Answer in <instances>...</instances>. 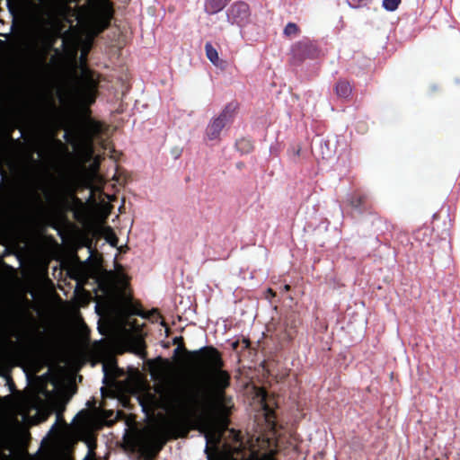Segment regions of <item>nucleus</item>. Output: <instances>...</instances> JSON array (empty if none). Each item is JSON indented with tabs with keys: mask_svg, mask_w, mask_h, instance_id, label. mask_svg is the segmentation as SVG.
Instances as JSON below:
<instances>
[{
	"mask_svg": "<svg viewBox=\"0 0 460 460\" xmlns=\"http://www.w3.org/2000/svg\"><path fill=\"white\" fill-rule=\"evenodd\" d=\"M173 344H177L174 353L178 354L180 351L187 354L191 358V365L199 372L207 375L211 382L208 386L203 383H195L188 385L179 386L170 391H179L182 394H191L196 393L198 389L203 388L208 391L216 403H226L227 397L226 390L231 385L230 374L224 370L225 362L220 351L213 346H204L197 350L190 351L186 349L183 337L178 336L173 338Z\"/></svg>",
	"mask_w": 460,
	"mask_h": 460,
	"instance_id": "2",
	"label": "nucleus"
},
{
	"mask_svg": "<svg viewBox=\"0 0 460 460\" xmlns=\"http://www.w3.org/2000/svg\"><path fill=\"white\" fill-rule=\"evenodd\" d=\"M299 154H300V148H299V149H297V151H296V155H299Z\"/></svg>",
	"mask_w": 460,
	"mask_h": 460,
	"instance_id": "37",
	"label": "nucleus"
},
{
	"mask_svg": "<svg viewBox=\"0 0 460 460\" xmlns=\"http://www.w3.org/2000/svg\"><path fill=\"white\" fill-rule=\"evenodd\" d=\"M231 0H206L205 11L208 14H215L223 10Z\"/></svg>",
	"mask_w": 460,
	"mask_h": 460,
	"instance_id": "14",
	"label": "nucleus"
},
{
	"mask_svg": "<svg viewBox=\"0 0 460 460\" xmlns=\"http://www.w3.org/2000/svg\"><path fill=\"white\" fill-rule=\"evenodd\" d=\"M55 142H56L58 145H59V146H61V145H62V142H61L60 140H58V139H56V140H55Z\"/></svg>",
	"mask_w": 460,
	"mask_h": 460,
	"instance_id": "35",
	"label": "nucleus"
},
{
	"mask_svg": "<svg viewBox=\"0 0 460 460\" xmlns=\"http://www.w3.org/2000/svg\"><path fill=\"white\" fill-rule=\"evenodd\" d=\"M35 198L37 199L38 202L41 203V199L40 197L39 196V194L35 193Z\"/></svg>",
	"mask_w": 460,
	"mask_h": 460,
	"instance_id": "33",
	"label": "nucleus"
},
{
	"mask_svg": "<svg viewBox=\"0 0 460 460\" xmlns=\"http://www.w3.org/2000/svg\"><path fill=\"white\" fill-rule=\"evenodd\" d=\"M85 116L82 118L74 128V134L78 138L92 144L103 131L102 122L91 118L90 108H84Z\"/></svg>",
	"mask_w": 460,
	"mask_h": 460,
	"instance_id": "5",
	"label": "nucleus"
},
{
	"mask_svg": "<svg viewBox=\"0 0 460 460\" xmlns=\"http://www.w3.org/2000/svg\"><path fill=\"white\" fill-rule=\"evenodd\" d=\"M99 75L85 67L82 69L79 87L76 93L84 108L93 105L99 93Z\"/></svg>",
	"mask_w": 460,
	"mask_h": 460,
	"instance_id": "4",
	"label": "nucleus"
},
{
	"mask_svg": "<svg viewBox=\"0 0 460 460\" xmlns=\"http://www.w3.org/2000/svg\"><path fill=\"white\" fill-rule=\"evenodd\" d=\"M68 137H69V133H68V132H66V133H65V135H64V137H65V139H66V141H69Z\"/></svg>",
	"mask_w": 460,
	"mask_h": 460,
	"instance_id": "34",
	"label": "nucleus"
},
{
	"mask_svg": "<svg viewBox=\"0 0 460 460\" xmlns=\"http://www.w3.org/2000/svg\"><path fill=\"white\" fill-rule=\"evenodd\" d=\"M88 3L90 27L98 35L111 25L114 14L113 4L111 0H88Z\"/></svg>",
	"mask_w": 460,
	"mask_h": 460,
	"instance_id": "3",
	"label": "nucleus"
},
{
	"mask_svg": "<svg viewBox=\"0 0 460 460\" xmlns=\"http://www.w3.org/2000/svg\"><path fill=\"white\" fill-rule=\"evenodd\" d=\"M3 155H2V151L0 150V159L2 158Z\"/></svg>",
	"mask_w": 460,
	"mask_h": 460,
	"instance_id": "39",
	"label": "nucleus"
},
{
	"mask_svg": "<svg viewBox=\"0 0 460 460\" xmlns=\"http://www.w3.org/2000/svg\"><path fill=\"white\" fill-rule=\"evenodd\" d=\"M300 32L299 27L294 22H288L284 28L283 33L287 37L298 35Z\"/></svg>",
	"mask_w": 460,
	"mask_h": 460,
	"instance_id": "18",
	"label": "nucleus"
},
{
	"mask_svg": "<svg viewBox=\"0 0 460 460\" xmlns=\"http://www.w3.org/2000/svg\"><path fill=\"white\" fill-rule=\"evenodd\" d=\"M429 235L428 229L418 230L415 234V240L420 242L421 243L425 242V238Z\"/></svg>",
	"mask_w": 460,
	"mask_h": 460,
	"instance_id": "21",
	"label": "nucleus"
},
{
	"mask_svg": "<svg viewBox=\"0 0 460 460\" xmlns=\"http://www.w3.org/2000/svg\"><path fill=\"white\" fill-rule=\"evenodd\" d=\"M135 343V346H136V352L137 354H140L142 353L144 350H145V341L142 340V339H137L134 341Z\"/></svg>",
	"mask_w": 460,
	"mask_h": 460,
	"instance_id": "22",
	"label": "nucleus"
},
{
	"mask_svg": "<svg viewBox=\"0 0 460 460\" xmlns=\"http://www.w3.org/2000/svg\"><path fill=\"white\" fill-rule=\"evenodd\" d=\"M242 343L243 344V349H249L250 346H251V341H250V339L249 338H245L243 337L242 339Z\"/></svg>",
	"mask_w": 460,
	"mask_h": 460,
	"instance_id": "24",
	"label": "nucleus"
},
{
	"mask_svg": "<svg viewBox=\"0 0 460 460\" xmlns=\"http://www.w3.org/2000/svg\"><path fill=\"white\" fill-rule=\"evenodd\" d=\"M283 290L288 292L290 290V286L288 284H286L284 287H283Z\"/></svg>",
	"mask_w": 460,
	"mask_h": 460,
	"instance_id": "31",
	"label": "nucleus"
},
{
	"mask_svg": "<svg viewBox=\"0 0 460 460\" xmlns=\"http://www.w3.org/2000/svg\"><path fill=\"white\" fill-rule=\"evenodd\" d=\"M86 55H87V52H83V53L81 54L80 59H81V61H82V62H85V60H86Z\"/></svg>",
	"mask_w": 460,
	"mask_h": 460,
	"instance_id": "30",
	"label": "nucleus"
},
{
	"mask_svg": "<svg viewBox=\"0 0 460 460\" xmlns=\"http://www.w3.org/2000/svg\"><path fill=\"white\" fill-rule=\"evenodd\" d=\"M349 206L358 211L360 215L362 214H369L375 217V223H384L385 226V230L389 229V223L387 220L377 214L375 209V207L369 198V196L366 193L356 191L350 195L349 198Z\"/></svg>",
	"mask_w": 460,
	"mask_h": 460,
	"instance_id": "7",
	"label": "nucleus"
},
{
	"mask_svg": "<svg viewBox=\"0 0 460 460\" xmlns=\"http://www.w3.org/2000/svg\"><path fill=\"white\" fill-rule=\"evenodd\" d=\"M68 185L64 181H54L51 188H44L46 203L53 208H64L68 204Z\"/></svg>",
	"mask_w": 460,
	"mask_h": 460,
	"instance_id": "10",
	"label": "nucleus"
},
{
	"mask_svg": "<svg viewBox=\"0 0 460 460\" xmlns=\"http://www.w3.org/2000/svg\"><path fill=\"white\" fill-rule=\"evenodd\" d=\"M269 292L274 295V293H273L271 288H269Z\"/></svg>",
	"mask_w": 460,
	"mask_h": 460,
	"instance_id": "38",
	"label": "nucleus"
},
{
	"mask_svg": "<svg viewBox=\"0 0 460 460\" xmlns=\"http://www.w3.org/2000/svg\"><path fill=\"white\" fill-rule=\"evenodd\" d=\"M68 190H69L68 198H69L70 196H72V197H74V198H75V199H77V197H75V196L72 193V191H71V190H70V188H69V187H68Z\"/></svg>",
	"mask_w": 460,
	"mask_h": 460,
	"instance_id": "32",
	"label": "nucleus"
},
{
	"mask_svg": "<svg viewBox=\"0 0 460 460\" xmlns=\"http://www.w3.org/2000/svg\"><path fill=\"white\" fill-rule=\"evenodd\" d=\"M402 0H383V7L390 12L395 11Z\"/></svg>",
	"mask_w": 460,
	"mask_h": 460,
	"instance_id": "19",
	"label": "nucleus"
},
{
	"mask_svg": "<svg viewBox=\"0 0 460 460\" xmlns=\"http://www.w3.org/2000/svg\"><path fill=\"white\" fill-rule=\"evenodd\" d=\"M347 2L352 8H359L367 6L369 0H347Z\"/></svg>",
	"mask_w": 460,
	"mask_h": 460,
	"instance_id": "20",
	"label": "nucleus"
},
{
	"mask_svg": "<svg viewBox=\"0 0 460 460\" xmlns=\"http://www.w3.org/2000/svg\"><path fill=\"white\" fill-rule=\"evenodd\" d=\"M320 50L316 43L308 38H304L296 42L291 47V63L300 65L305 59H314L318 58Z\"/></svg>",
	"mask_w": 460,
	"mask_h": 460,
	"instance_id": "9",
	"label": "nucleus"
},
{
	"mask_svg": "<svg viewBox=\"0 0 460 460\" xmlns=\"http://www.w3.org/2000/svg\"><path fill=\"white\" fill-rule=\"evenodd\" d=\"M227 21L231 24L244 27L250 22L251 11L248 4L243 1L234 2L226 12Z\"/></svg>",
	"mask_w": 460,
	"mask_h": 460,
	"instance_id": "11",
	"label": "nucleus"
},
{
	"mask_svg": "<svg viewBox=\"0 0 460 460\" xmlns=\"http://www.w3.org/2000/svg\"><path fill=\"white\" fill-rule=\"evenodd\" d=\"M126 307H127V311L129 314L146 317V314L140 305H135L132 302H129Z\"/></svg>",
	"mask_w": 460,
	"mask_h": 460,
	"instance_id": "17",
	"label": "nucleus"
},
{
	"mask_svg": "<svg viewBox=\"0 0 460 460\" xmlns=\"http://www.w3.org/2000/svg\"><path fill=\"white\" fill-rule=\"evenodd\" d=\"M206 452L208 454V460H219L217 456H213L212 454L208 453V448H206Z\"/></svg>",
	"mask_w": 460,
	"mask_h": 460,
	"instance_id": "25",
	"label": "nucleus"
},
{
	"mask_svg": "<svg viewBox=\"0 0 460 460\" xmlns=\"http://www.w3.org/2000/svg\"><path fill=\"white\" fill-rule=\"evenodd\" d=\"M168 403L180 411L177 420L166 422L154 435L152 447L158 454L170 439L186 438L190 429L201 431L211 429L217 420L227 424L231 410L226 403H216L208 391L198 389L191 394H182L179 391H169Z\"/></svg>",
	"mask_w": 460,
	"mask_h": 460,
	"instance_id": "1",
	"label": "nucleus"
},
{
	"mask_svg": "<svg viewBox=\"0 0 460 460\" xmlns=\"http://www.w3.org/2000/svg\"><path fill=\"white\" fill-rule=\"evenodd\" d=\"M205 51L208 59L216 66L224 68L226 62L219 58L217 50L212 46L210 42L205 45Z\"/></svg>",
	"mask_w": 460,
	"mask_h": 460,
	"instance_id": "13",
	"label": "nucleus"
},
{
	"mask_svg": "<svg viewBox=\"0 0 460 460\" xmlns=\"http://www.w3.org/2000/svg\"><path fill=\"white\" fill-rule=\"evenodd\" d=\"M240 344V341H235L232 343V348L234 350H236L238 349V346Z\"/></svg>",
	"mask_w": 460,
	"mask_h": 460,
	"instance_id": "28",
	"label": "nucleus"
},
{
	"mask_svg": "<svg viewBox=\"0 0 460 460\" xmlns=\"http://www.w3.org/2000/svg\"><path fill=\"white\" fill-rule=\"evenodd\" d=\"M265 411H266V414L268 417H270V415H273V411L271 409H270L268 406H265Z\"/></svg>",
	"mask_w": 460,
	"mask_h": 460,
	"instance_id": "29",
	"label": "nucleus"
},
{
	"mask_svg": "<svg viewBox=\"0 0 460 460\" xmlns=\"http://www.w3.org/2000/svg\"><path fill=\"white\" fill-rule=\"evenodd\" d=\"M435 460H439V459L436 458Z\"/></svg>",
	"mask_w": 460,
	"mask_h": 460,
	"instance_id": "40",
	"label": "nucleus"
},
{
	"mask_svg": "<svg viewBox=\"0 0 460 460\" xmlns=\"http://www.w3.org/2000/svg\"><path fill=\"white\" fill-rule=\"evenodd\" d=\"M260 460H277V459L275 458L274 453L270 452V453H266V454L262 455L261 457L260 458Z\"/></svg>",
	"mask_w": 460,
	"mask_h": 460,
	"instance_id": "23",
	"label": "nucleus"
},
{
	"mask_svg": "<svg viewBox=\"0 0 460 460\" xmlns=\"http://www.w3.org/2000/svg\"><path fill=\"white\" fill-rule=\"evenodd\" d=\"M84 460H93V459H91V458H90V456H85V457H84Z\"/></svg>",
	"mask_w": 460,
	"mask_h": 460,
	"instance_id": "36",
	"label": "nucleus"
},
{
	"mask_svg": "<svg viewBox=\"0 0 460 460\" xmlns=\"http://www.w3.org/2000/svg\"><path fill=\"white\" fill-rule=\"evenodd\" d=\"M230 432L233 435L234 445L228 446L227 451L233 460H252L251 456L252 453L248 452L243 441L241 432L234 429H231Z\"/></svg>",
	"mask_w": 460,
	"mask_h": 460,
	"instance_id": "12",
	"label": "nucleus"
},
{
	"mask_svg": "<svg viewBox=\"0 0 460 460\" xmlns=\"http://www.w3.org/2000/svg\"><path fill=\"white\" fill-rule=\"evenodd\" d=\"M235 146L236 148L243 154H248L253 149L252 142L245 138L237 140Z\"/></svg>",
	"mask_w": 460,
	"mask_h": 460,
	"instance_id": "16",
	"label": "nucleus"
},
{
	"mask_svg": "<svg viewBox=\"0 0 460 460\" xmlns=\"http://www.w3.org/2000/svg\"><path fill=\"white\" fill-rule=\"evenodd\" d=\"M149 315H156V316H159V317L161 316L158 309H152L149 312Z\"/></svg>",
	"mask_w": 460,
	"mask_h": 460,
	"instance_id": "27",
	"label": "nucleus"
},
{
	"mask_svg": "<svg viewBox=\"0 0 460 460\" xmlns=\"http://www.w3.org/2000/svg\"><path fill=\"white\" fill-rule=\"evenodd\" d=\"M118 238L113 234L112 239H109V242L111 245L116 246L117 245Z\"/></svg>",
	"mask_w": 460,
	"mask_h": 460,
	"instance_id": "26",
	"label": "nucleus"
},
{
	"mask_svg": "<svg viewBox=\"0 0 460 460\" xmlns=\"http://www.w3.org/2000/svg\"><path fill=\"white\" fill-rule=\"evenodd\" d=\"M299 324L300 319L294 312L280 317L275 327V336L278 342L280 345L291 342L296 336Z\"/></svg>",
	"mask_w": 460,
	"mask_h": 460,
	"instance_id": "6",
	"label": "nucleus"
},
{
	"mask_svg": "<svg viewBox=\"0 0 460 460\" xmlns=\"http://www.w3.org/2000/svg\"><path fill=\"white\" fill-rule=\"evenodd\" d=\"M237 105L228 103L221 113L213 119L206 128V137L208 140H216L220 137L222 129L233 121Z\"/></svg>",
	"mask_w": 460,
	"mask_h": 460,
	"instance_id": "8",
	"label": "nucleus"
},
{
	"mask_svg": "<svg viewBox=\"0 0 460 460\" xmlns=\"http://www.w3.org/2000/svg\"><path fill=\"white\" fill-rule=\"evenodd\" d=\"M336 94L341 98H349L352 93L350 84L346 80H339L335 85Z\"/></svg>",
	"mask_w": 460,
	"mask_h": 460,
	"instance_id": "15",
	"label": "nucleus"
}]
</instances>
